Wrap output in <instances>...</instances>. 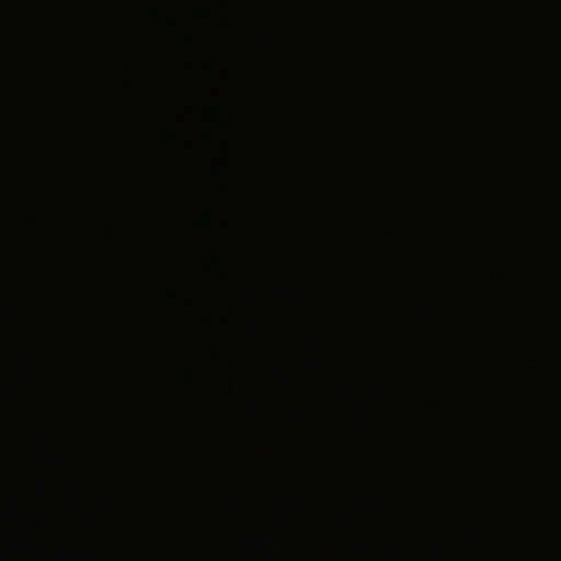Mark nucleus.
Returning a JSON list of instances; mask_svg holds the SVG:
<instances>
[{"label": "nucleus", "mask_w": 561, "mask_h": 561, "mask_svg": "<svg viewBox=\"0 0 561 561\" xmlns=\"http://www.w3.org/2000/svg\"><path fill=\"white\" fill-rule=\"evenodd\" d=\"M34 1L35 0H30V11L31 12L33 11V8H34Z\"/></svg>", "instance_id": "nucleus-1"}]
</instances>
